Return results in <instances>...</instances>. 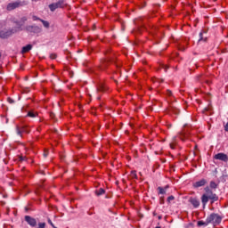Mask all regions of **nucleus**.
Segmentation results:
<instances>
[{
	"label": "nucleus",
	"instance_id": "1",
	"mask_svg": "<svg viewBox=\"0 0 228 228\" xmlns=\"http://www.w3.org/2000/svg\"><path fill=\"white\" fill-rule=\"evenodd\" d=\"M26 20H28V18L23 17L20 21L14 22L15 24L14 28L9 31L1 30L0 31L1 38H8V37H11V35H13V33H17V31H22V27L24 26V22H26Z\"/></svg>",
	"mask_w": 228,
	"mask_h": 228
},
{
	"label": "nucleus",
	"instance_id": "2",
	"mask_svg": "<svg viewBox=\"0 0 228 228\" xmlns=\"http://www.w3.org/2000/svg\"><path fill=\"white\" fill-rule=\"evenodd\" d=\"M204 190L205 193L201 196V202L203 206H206V204H208L209 200H211V204L218 200V196L216 195V193L213 192V190H211L209 186L205 187Z\"/></svg>",
	"mask_w": 228,
	"mask_h": 228
},
{
	"label": "nucleus",
	"instance_id": "3",
	"mask_svg": "<svg viewBox=\"0 0 228 228\" xmlns=\"http://www.w3.org/2000/svg\"><path fill=\"white\" fill-rule=\"evenodd\" d=\"M208 224H213L214 225H218L222 222V216L218 214H211L208 216Z\"/></svg>",
	"mask_w": 228,
	"mask_h": 228
},
{
	"label": "nucleus",
	"instance_id": "4",
	"mask_svg": "<svg viewBox=\"0 0 228 228\" xmlns=\"http://www.w3.org/2000/svg\"><path fill=\"white\" fill-rule=\"evenodd\" d=\"M65 6H67L65 0H59V2L50 4L49 8L51 12H54V10H58V8H65Z\"/></svg>",
	"mask_w": 228,
	"mask_h": 228
},
{
	"label": "nucleus",
	"instance_id": "5",
	"mask_svg": "<svg viewBox=\"0 0 228 228\" xmlns=\"http://www.w3.org/2000/svg\"><path fill=\"white\" fill-rule=\"evenodd\" d=\"M20 6H24V3L21 2H12L7 4L6 10L8 12H12V10H15L16 8H20Z\"/></svg>",
	"mask_w": 228,
	"mask_h": 228
},
{
	"label": "nucleus",
	"instance_id": "6",
	"mask_svg": "<svg viewBox=\"0 0 228 228\" xmlns=\"http://www.w3.org/2000/svg\"><path fill=\"white\" fill-rule=\"evenodd\" d=\"M214 159H218L219 161H224V163H227L228 157L225 153H217L214 156Z\"/></svg>",
	"mask_w": 228,
	"mask_h": 228
},
{
	"label": "nucleus",
	"instance_id": "7",
	"mask_svg": "<svg viewBox=\"0 0 228 228\" xmlns=\"http://www.w3.org/2000/svg\"><path fill=\"white\" fill-rule=\"evenodd\" d=\"M208 184V180L207 179H201L198 182H195L192 183L193 188H200L202 186H206Z\"/></svg>",
	"mask_w": 228,
	"mask_h": 228
},
{
	"label": "nucleus",
	"instance_id": "8",
	"mask_svg": "<svg viewBox=\"0 0 228 228\" xmlns=\"http://www.w3.org/2000/svg\"><path fill=\"white\" fill-rule=\"evenodd\" d=\"M25 221L28 224V225H30V227H37V219L29 216H26Z\"/></svg>",
	"mask_w": 228,
	"mask_h": 228
},
{
	"label": "nucleus",
	"instance_id": "9",
	"mask_svg": "<svg viewBox=\"0 0 228 228\" xmlns=\"http://www.w3.org/2000/svg\"><path fill=\"white\" fill-rule=\"evenodd\" d=\"M178 137L182 142H184L185 140H188L190 138V134L186 133V130H183L179 134Z\"/></svg>",
	"mask_w": 228,
	"mask_h": 228
},
{
	"label": "nucleus",
	"instance_id": "10",
	"mask_svg": "<svg viewBox=\"0 0 228 228\" xmlns=\"http://www.w3.org/2000/svg\"><path fill=\"white\" fill-rule=\"evenodd\" d=\"M189 202L191 203V205L193 206V208H199V206H200V201L199 200V199L197 198H191L189 200Z\"/></svg>",
	"mask_w": 228,
	"mask_h": 228
},
{
	"label": "nucleus",
	"instance_id": "11",
	"mask_svg": "<svg viewBox=\"0 0 228 228\" xmlns=\"http://www.w3.org/2000/svg\"><path fill=\"white\" fill-rule=\"evenodd\" d=\"M29 126H23L18 128V134L25 133L26 134H29Z\"/></svg>",
	"mask_w": 228,
	"mask_h": 228
},
{
	"label": "nucleus",
	"instance_id": "12",
	"mask_svg": "<svg viewBox=\"0 0 228 228\" xmlns=\"http://www.w3.org/2000/svg\"><path fill=\"white\" fill-rule=\"evenodd\" d=\"M108 90V86H106V84L100 83L97 88L98 92H106Z\"/></svg>",
	"mask_w": 228,
	"mask_h": 228
},
{
	"label": "nucleus",
	"instance_id": "13",
	"mask_svg": "<svg viewBox=\"0 0 228 228\" xmlns=\"http://www.w3.org/2000/svg\"><path fill=\"white\" fill-rule=\"evenodd\" d=\"M31 49H33V45H28L22 47L21 53H22V54H26V53H29V51H31Z\"/></svg>",
	"mask_w": 228,
	"mask_h": 228
},
{
	"label": "nucleus",
	"instance_id": "14",
	"mask_svg": "<svg viewBox=\"0 0 228 228\" xmlns=\"http://www.w3.org/2000/svg\"><path fill=\"white\" fill-rule=\"evenodd\" d=\"M167 190H168V185H167L165 188L158 187V191L159 195H165V193H167Z\"/></svg>",
	"mask_w": 228,
	"mask_h": 228
},
{
	"label": "nucleus",
	"instance_id": "15",
	"mask_svg": "<svg viewBox=\"0 0 228 228\" xmlns=\"http://www.w3.org/2000/svg\"><path fill=\"white\" fill-rule=\"evenodd\" d=\"M27 117H29L30 118H35L36 117H38V113L33 110H30L28 112Z\"/></svg>",
	"mask_w": 228,
	"mask_h": 228
},
{
	"label": "nucleus",
	"instance_id": "16",
	"mask_svg": "<svg viewBox=\"0 0 228 228\" xmlns=\"http://www.w3.org/2000/svg\"><path fill=\"white\" fill-rule=\"evenodd\" d=\"M209 186L210 190H216L218 188V183H215V181H211Z\"/></svg>",
	"mask_w": 228,
	"mask_h": 228
},
{
	"label": "nucleus",
	"instance_id": "17",
	"mask_svg": "<svg viewBox=\"0 0 228 228\" xmlns=\"http://www.w3.org/2000/svg\"><path fill=\"white\" fill-rule=\"evenodd\" d=\"M202 225H209V222L208 221V217H207V219H206V222H204V221H199L198 222V226L199 227H202Z\"/></svg>",
	"mask_w": 228,
	"mask_h": 228
},
{
	"label": "nucleus",
	"instance_id": "18",
	"mask_svg": "<svg viewBox=\"0 0 228 228\" xmlns=\"http://www.w3.org/2000/svg\"><path fill=\"white\" fill-rule=\"evenodd\" d=\"M40 20V22H42L44 28H46L48 29V28L50 27L49 21L44 20Z\"/></svg>",
	"mask_w": 228,
	"mask_h": 228
},
{
	"label": "nucleus",
	"instance_id": "19",
	"mask_svg": "<svg viewBox=\"0 0 228 228\" xmlns=\"http://www.w3.org/2000/svg\"><path fill=\"white\" fill-rule=\"evenodd\" d=\"M37 29H38V27H37V26L27 27V31H37Z\"/></svg>",
	"mask_w": 228,
	"mask_h": 228
},
{
	"label": "nucleus",
	"instance_id": "20",
	"mask_svg": "<svg viewBox=\"0 0 228 228\" xmlns=\"http://www.w3.org/2000/svg\"><path fill=\"white\" fill-rule=\"evenodd\" d=\"M130 177L132 178V179H137V175H136V171H132L131 173H130Z\"/></svg>",
	"mask_w": 228,
	"mask_h": 228
},
{
	"label": "nucleus",
	"instance_id": "21",
	"mask_svg": "<svg viewBox=\"0 0 228 228\" xmlns=\"http://www.w3.org/2000/svg\"><path fill=\"white\" fill-rule=\"evenodd\" d=\"M97 195H104V189H99L97 191H96Z\"/></svg>",
	"mask_w": 228,
	"mask_h": 228
},
{
	"label": "nucleus",
	"instance_id": "22",
	"mask_svg": "<svg viewBox=\"0 0 228 228\" xmlns=\"http://www.w3.org/2000/svg\"><path fill=\"white\" fill-rule=\"evenodd\" d=\"M176 145H177V142H175V141H174L173 142L170 143V148L171 149H175Z\"/></svg>",
	"mask_w": 228,
	"mask_h": 228
},
{
	"label": "nucleus",
	"instance_id": "23",
	"mask_svg": "<svg viewBox=\"0 0 228 228\" xmlns=\"http://www.w3.org/2000/svg\"><path fill=\"white\" fill-rule=\"evenodd\" d=\"M37 228H45V223H38Z\"/></svg>",
	"mask_w": 228,
	"mask_h": 228
},
{
	"label": "nucleus",
	"instance_id": "24",
	"mask_svg": "<svg viewBox=\"0 0 228 228\" xmlns=\"http://www.w3.org/2000/svg\"><path fill=\"white\" fill-rule=\"evenodd\" d=\"M50 58H51V60H56V58H57L56 53L50 54Z\"/></svg>",
	"mask_w": 228,
	"mask_h": 228
},
{
	"label": "nucleus",
	"instance_id": "25",
	"mask_svg": "<svg viewBox=\"0 0 228 228\" xmlns=\"http://www.w3.org/2000/svg\"><path fill=\"white\" fill-rule=\"evenodd\" d=\"M159 204H165V197H160L159 198Z\"/></svg>",
	"mask_w": 228,
	"mask_h": 228
},
{
	"label": "nucleus",
	"instance_id": "26",
	"mask_svg": "<svg viewBox=\"0 0 228 228\" xmlns=\"http://www.w3.org/2000/svg\"><path fill=\"white\" fill-rule=\"evenodd\" d=\"M48 224H49L53 228H56V226H54V224H53V221H51L50 218H48Z\"/></svg>",
	"mask_w": 228,
	"mask_h": 228
},
{
	"label": "nucleus",
	"instance_id": "27",
	"mask_svg": "<svg viewBox=\"0 0 228 228\" xmlns=\"http://www.w3.org/2000/svg\"><path fill=\"white\" fill-rule=\"evenodd\" d=\"M174 199H175L174 196H169L167 198V202H172V200H174Z\"/></svg>",
	"mask_w": 228,
	"mask_h": 228
},
{
	"label": "nucleus",
	"instance_id": "28",
	"mask_svg": "<svg viewBox=\"0 0 228 228\" xmlns=\"http://www.w3.org/2000/svg\"><path fill=\"white\" fill-rule=\"evenodd\" d=\"M167 94L170 97V96L172 95V91L167 90Z\"/></svg>",
	"mask_w": 228,
	"mask_h": 228
},
{
	"label": "nucleus",
	"instance_id": "29",
	"mask_svg": "<svg viewBox=\"0 0 228 228\" xmlns=\"http://www.w3.org/2000/svg\"><path fill=\"white\" fill-rule=\"evenodd\" d=\"M224 130L228 133V123H226V125L224 126Z\"/></svg>",
	"mask_w": 228,
	"mask_h": 228
},
{
	"label": "nucleus",
	"instance_id": "30",
	"mask_svg": "<svg viewBox=\"0 0 228 228\" xmlns=\"http://www.w3.org/2000/svg\"><path fill=\"white\" fill-rule=\"evenodd\" d=\"M33 20H38V18H37V16H34Z\"/></svg>",
	"mask_w": 228,
	"mask_h": 228
},
{
	"label": "nucleus",
	"instance_id": "31",
	"mask_svg": "<svg viewBox=\"0 0 228 228\" xmlns=\"http://www.w3.org/2000/svg\"><path fill=\"white\" fill-rule=\"evenodd\" d=\"M162 216H159V220H161Z\"/></svg>",
	"mask_w": 228,
	"mask_h": 228
},
{
	"label": "nucleus",
	"instance_id": "32",
	"mask_svg": "<svg viewBox=\"0 0 228 228\" xmlns=\"http://www.w3.org/2000/svg\"><path fill=\"white\" fill-rule=\"evenodd\" d=\"M12 21L7 22V24H12Z\"/></svg>",
	"mask_w": 228,
	"mask_h": 228
},
{
	"label": "nucleus",
	"instance_id": "33",
	"mask_svg": "<svg viewBox=\"0 0 228 228\" xmlns=\"http://www.w3.org/2000/svg\"><path fill=\"white\" fill-rule=\"evenodd\" d=\"M8 101L12 102V99L8 98Z\"/></svg>",
	"mask_w": 228,
	"mask_h": 228
},
{
	"label": "nucleus",
	"instance_id": "34",
	"mask_svg": "<svg viewBox=\"0 0 228 228\" xmlns=\"http://www.w3.org/2000/svg\"><path fill=\"white\" fill-rule=\"evenodd\" d=\"M45 157H47V153H45Z\"/></svg>",
	"mask_w": 228,
	"mask_h": 228
},
{
	"label": "nucleus",
	"instance_id": "35",
	"mask_svg": "<svg viewBox=\"0 0 228 228\" xmlns=\"http://www.w3.org/2000/svg\"><path fill=\"white\" fill-rule=\"evenodd\" d=\"M45 157H47V153H45Z\"/></svg>",
	"mask_w": 228,
	"mask_h": 228
},
{
	"label": "nucleus",
	"instance_id": "36",
	"mask_svg": "<svg viewBox=\"0 0 228 228\" xmlns=\"http://www.w3.org/2000/svg\"><path fill=\"white\" fill-rule=\"evenodd\" d=\"M156 228H161L160 226H157Z\"/></svg>",
	"mask_w": 228,
	"mask_h": 228
},
{
	"label": "nucleus",
	"instance_id": "37",
	"mask_svg": "<svg viewBox=\"0 0 228 228\" xmlns=\"http://www.w3.org/2000/svg\"><path fill=\"white\" fill-rule=\"evenodd\" d=\"M32 1H35V2H37V1H38V0H32Z\"/></svg>",
	"mask_w": 228,
	"mask_h": 228
},
{
	"label": "nucleus",
	"instance_id": "38",
	"mask_svg": "<svg viewBox=\"0 0 228 228\" xmlns=\"http://www.w3.org/2000/svg\"><path fill=\"white\" fill-rule=\"evenodd\" d=\"M214 2H216V0H213Z\"/></svg>",
	"mask_w": 228,
	"mask_h": 228
},
{
	"label": "nucleus",
	"instance_id": "39",
	"mask_svg": "<svg viewBox=\"0 0 228 228\" xmlns=\"http://www.w3.org/2000/svg\"><path fill=\"white\" fill-rule=\"evenodd\" d=\"M20 160L22 161V158L20 159Z\"/></svg>",
	"mask_w": 228,
	"mask_h": 228
},
{
	"label": "nucleus",
	"instance_id": "40",
	"mask_svg": "<svg viewBox=\"0 0 228 228\" xmlns=\"http://www.w3.org/2000/svg\"><path fill=\"white\" fill-rule=\"evenodd\" d=\"M0 58H1V53H0Z\"/></svg>",
	"mask_w": 228,
	"mask_h": 228
}]
</instances>
